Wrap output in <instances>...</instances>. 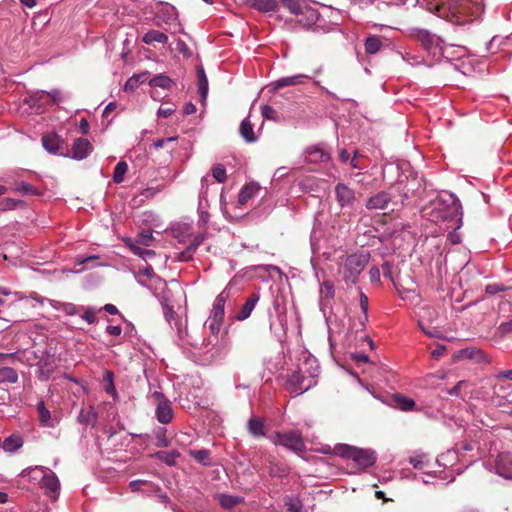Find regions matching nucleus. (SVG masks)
Wrapping results in <instances>:
<instances>
[{
  "label": "nucleus",
  "mask_w": 512,
  "mask_h": 512,
  "mask_svg": "<svg viewBox=\"0 0 512 512\" xmlns=\"http://www.w3.org/2000/svg\"><path fill=\"white\" fill-rule=\"evenodd\" d=\"M267 438L273 444L283 446L296 454H300L305 450L302 433L298 430H290L287 432L275 431L268 435Z\"/></svg>",
  "instance_id": "nucleus-7"
},
{
  "label": "nucleus",
  "mask_w": 512,
  "mask_h": 512,
  "mask_svg": "<svg viewBox=\"0 0 512 512\" xmlns=\"http://www.w3.org/2000/svg\"><path fill=\"white\" fill-rule=\"evenodd\" d=\"M204 241V235L203 234H197L193 237V239L190 241L187 248L180 252L178 258L180 261H188L192 258L194 252L199 247V245Z\"/></svg>",
  "instance_id": "nucleus-28"
},
{
  "label": "nucleus",
  "mask_w": 512,
  "mask_h": 512,
  "mask_svg": "<svg viewBox=\"0 0 512 512\" xmlns=\"http://www.w3.org/2000/svg\"><path fill=\"white\" fill-rule=\"evenodd\" d=\"M105 383V391L113 397L117 396L115 385H114V374L112 371H106L103 376Z\"/></svg>",
  "instance_id": "nucleus-51"
},
{
  "label": "nucleus",
  "mask_w": 512,
  "mask_h": 512,
  "mask_svg": "<svg viewBox=\"0 0 512 512\" xmlns=\"http://www.w3.org/2000/svg\"><path fill=\"white\" fill-rule=\"evenodd\" d=\"M270 474L277 477H284L288 474V469L285 466L271 464Z\"/></svg>",
  "instance_id": "nucleus-63"
},
{
  "label": "nucleus",
  "mask_w": 512,
  "mask_h": 512,
  "mask_svg": "<svg viewBox=\"0 0 512 512\" xmlns=\"http://www.w3.org/2000/svg\"><path fill=\"white\" fill-rule=\"evenodd\" d=\"M391 202L390 194L386 191H381L368 198L366 208L369 210H385Z\"/></svg>",
  "instance_id": "nucleus-18"
},
{
  "label": "nucleus",
  "mask_w": 512,
  "mask_h": 512,
  "mask_svg": "<svg viewBox=\"0 0 512 512\" xmlns=\"http://www.w3.org/2000/svg\"><path fill=\"white\" fill-rule=\"evenodd\" d=\"M335 199L341 208H353L356 202V193L345 183H338L335 186Z\"/></svg>",
  "instance_id": "nucleus-12"
},
{
  "label": "nucleus",
  "mask_w": 512,
  "mask_h": 512,
  "mask_svg": "<svg viewBox=\"0 0 512 512\" xmlns=\"http://www.w3.org/2000/svg\"><path fill=\"white\" fill-rule=\"evenodd\" d=\"M297 17L299 23H301L303 27L310 28L318 21L319 13L316 9L306 3L300 12V15Z\"/></svg>",
  "instance_id": "nucleus-21"
},
{
  "label": "nucleus",
  "mask_w": 512,
  "mask_h": 512,
  "mask_svg": "<svg viewBox=\"0 0 512 512\" xmlns=\"http://www.w3.org/2000/svg\"><path fill=\"white\" fill-rule=\"evenodd\" d=\"M317 380L302 377L300 374L289 371L285 380V389L293 396H298L316 386Z\"/></svg>",
  "instance_id": "nucleus-9"
},
{
  "label": "nucleus",
  "mask_w": 512,
  "mask_h": 512,
  "mask_svg": "<svg viewBox=\"0 0 512 512\" xmlns=\"http://www.w3.org/2000/svg\"><path fill=\"white\" fill-rule=\"evenodd\" d=\"M179 456L177 451H158L155 454V457L160 461L166 463L169 466H174L176 464V458Z\"/></svg>",
  "instance_id": "nucleus-47"
},
{
  "label": "nucleus",
  "mask_w": 512,
  "mask_h": 512,
  "mask_svg": "<svg viewBox=\"0 0 512 512\" xmlns=\"http://www.w3.org/2000/svg\"><path fill=\"white\" fill-rule=\"evenodd\" d=\"M294 368L289 371L300 374L302 377L317 380L320 373V367L317 359L306 350H298L294 355Z\"/></svg>",
  "instance_id": "nucleus-5"
},
{
  "label": "nucleus",
  "mask_w": 512,
  "mask_h": 512,
  "mask_svg": "<svg viewBox=\"0 0 512 512\" xmlns=\"http://www.w3.org/2000/svg\"><path fill=\"white\" fill-rule=\"evenodd\" d=\"M423 216L433 223H444L446 229H459L462 225L461 203L454 194L445 193L423 209Z\"/></svg>",
  "instance_id": "nucleus-2"
},
{
  "label": "nucleus",
  "mask_w": 512,
  "mask_h": 512,
  "mask_svg": "<svg viewBox=\"0 0 512 512\" xmlns=\"http://www.w3.org/2000/svg\"><path fill=\"white\" fill-rule=\"evenodd\" d=\"M280 3L295 16L300 15V12L306 4L303 0H281Z\"/></svg>",
  "instance_id": "nucleus-44"
},
{
  "label": "nucleus",
  "mask_w": 512,
  "mask_h": 512,
  "mask_svg": "<svg viewBox=\"0 0 512 512\" xmlns=\"http://www.w3.org/2000/svg\"><path fill=\"white\" fill-rule=\"evenodd\" d=\"M240 135L248 143H253L257 140V136L254 132L253 125L250 121V116L243 119L239 127Z\"/></svg>",
  "instance_id": "nucleus-32"
},
{
  "label": "nucleus",
  "mask_w": 512,
  "mask_h": 512,
  "mask_svg": "<svg viewBox=\"0 0 512 512\" xmlns=\"http://www.w3.org/2000/svg\"><path fill=\"white\" fill-rule=\"evenodd\" d=\"M191 455L198 462L207 465V459L209 457V452L205 449L195 450L191 452Z\"/></svg>",
  "instance_id": "nucleus-61"
},
{
  "label": "nucleus",
  "mask_w": 512,
  "mask_h": 512,
  "mask_svg": "<svg viewBox=\"0 0 512 512\" xmlns=\"http://www.w3.org/2000/svg\"><path fill=\"white\" fill-rule=\"evenodd\" d=\"M259 299L260 295L258 293L251 294L241 307L239 313L235 316L236 320L244 321L249 318Z\"/></svg>",
  "instance_id": "nucleus-25"
},
{
  "label": "nucleus",
  "mask_w": 512,
  "mask_h": 512,
  "mask_svg": "<svg viewBox=\"0 0 512 512\" xmlns=\"http://www.w3.org/2000/svg\"><path fill=\"white\" fill-rule=\"evenodd\" d=\"M359 305H360L361 311L363 313V316L359 318V323H360L361 329L363 330V329H365L366 322L368 321V305H369L368 297L363 292L360 293Z\"/></svg>",
  "instance_id": "nucleus-46"
},
{
  "label": "nucleus",
  "mask_w": 512,
  "mask_h": 512,
  "mask_svg": "<svg viewBox=\"0 0 512 512\" xmlns=\"http://www.w3.org/2000/svg\"><path fill=\"white\" fill-rule=\"evenodd\" d=\"M506 387L503 384H497L494 387V395L492 398V402L497 407H506L507 404L511 402V400L508 398V396L501 395L502 392H505Z\"/></svg>",
  "instance_id": "nucleus-36"
},
{
  "label": "nucleus",
  "mask_w": 512,
  "mask_h": 512,
  "mask_svg": "<svg viewBox=\"0 0 512 512\" xmlns=\"http://www.w3.org/2000/svg\"><path fill=\"white\" fill-rule=\"evenodd\" d=\"M212 175L213 177L215 178V180L219 183H223L225 182L226 180V170L225 168L218 164V165H215L213 168H212Z\"/></svg>",
  "instance_id": "nucleus-57"
},
{
  "label": "nucleus",
  "mask_w": 512,
  "mask_h": 512,
  "mask_svg": "<svg viewBox=\"0 0 512 512\" xmlns=\"http://www.w3.org/2000/svg\"><path fill=\"white\" fill-rule=\"evenodd\" d=\"M97 417H98V414H97L96 410L94 409V407L89 406L88 408L81 409L77 420L80 424H82L84 426H88V425L94 426L96 424Z\"/></svg>",
  "instance_id": "nucleus-31"
},
{
  "label": "nucleus",
  "mask_w": 512,
  "mask_h": 512,
  "mask_svg": "<svg viewBox=\"0 0 512 512\" xmlns=\"http://www.w3.org/2000/svg\"><path fill=\"white\" fill-rule=\"evenodd\" d=\"M14 190L24 195H38V190L27 182H20L16 184Z\"/></svg>",
  "instance_id": "nucleus-53"
},
{
  "label": "nucleus",
  "mask_w": 512,
  "mask_h": 512,
  "mask_svg": "<svg viewBox=\"0 0 512 512\" xmlns=\"http://www.w3.org/2000/svg\"><path fill=\"white\" fill-rule=\"evenodd\" d=\"M192 226L187 223H179L172 228L173 236L180 243H186L193 235Z\"/></svg>",
  "instance_id": "nucleus-27"
},
{
  "label": "nucleus",
  "mask_w": 512,
  "mask_h": 512,
  "mask_svg": "<svg viewBox=\"0 0 512 512\" xmlns=\"http://www.w3.org/2000/svg\"><path fill=\"white\" fill-rule=\"evenodd\" d=\"M369 254L366 252L354 253L346 257L343 264V278L346 283L356 284L361 272L369 262Z\"/></svg>",
  "instance_id": "nucleus-6"
},
{
  "label": "nucleus",
  "mask_w": 512,
  "mask_h": 512,
  "mask_svg": "<svg viewBox=\"0 0 512 512\" xmlns=\"http://www.w3.org/2000/svg\"><path fill=\"white\" fill-rule=\"evenodd\" d=\"M392 399L395 407L403 412L421 411L420 408H417L416 402L406 395L397 393L393 395Z\"/></svg>",
  "instance_id": "nucleus-23"
},
{
  "label": "nucleus",
  "mask_w": 512,
  "mask_h": 512,
  "mask_svg": "<svg viewBox=\"0 0 512 512\" xmlns=\"http://www.w3.org/2000/svg\"><path fill=\"white\" fill-rule=\"evenodd\" d=\"M220 505L225 509H232L238 504L243 502V498L240 496L221 494L219 496Z\"/></svg>",
  "instance_id": "nucleus-39"
},
{
  "label": "nucleus",
  "mask_w": 512,
  "mask_h": 512,
  "mask_svg": "<svg viewBox=\"0 0 512 512\" xmlns=\"http://www.w3.org/2000/svg\"><path fill=\"white\" fill-rule=\"evenodd\" d=\"M335 455L351 459L360 469L371 467L376 462V453L371 449H361L348 444H337L333 449Z\"/></svg>",
  "instance_id": "nucleus-4"
},
{
  "label": "nucleus",
  "mask_w": 512,
  "mask_h": 512,
  "mask_svg": "<svg viewBox=\"0 0 512 512\" xmlns=\"http://www.w3.org/2000/svg\"><path fill=\"white\" fill-rule=\"evenodd\" d=\"M495 472L500 477L512 480V454L501 453L497 456L494 462Z\"/></svg>",
  "instance_id": "nucleus-13"
},
{
  "label": "nucleus",
  "mask_w": 512,
  "mask_h": 512,
  "mask_svg": "<svg viewBox=\"0 0 512 512\" xmlns=\"http://www.w3.org/2000/svg\"><path fill=\"white\" fill-rule=\"evenodd\" d=\"M418 325L425 335H427L431 338H440L441 337V332L438 329H436L435 327H430V326L425 325V315L420 316V319H418Z\"/></svg>",
  "instance_id": "nucleus-49"
},
{
  "label": "nucleus",
  "mask_w": 512,
  "mask_h": 512,
  "mask_svg": "<svg viewBox=\"0 0 512 512\" xmlns=\"http://www.w3.org/2000/svg\"><path fill=\"white\" fill-rule=\"evenodd\" d=\"M407 35L421 44L431 64L445 57L446 45L442 38L436 34L426 29L409 28Z\"/></svg>",
  "instance_id": "nucleus-3"
},
{
  "label": "nucleus",
  "mask_w": 512,
  "mask_h": 512,
  "mask_svg": "<svg viewBox=\"0 0 512 512\" xmlns=\"http://www.w3.org/2000/svg\"><path fill=\"white\" fill-rule=\"evenodd\" d=\"M96 314L97 310L93 307L85 308L83 315L81 316L83 320H85L89 324H93L96 322Z\"/></svg>",
  "instance_id": "nucleus-60"
},
{
  "label": "nucleus",
  "mask_w": 512,
  "mask_h": 512,
  "mask_svg": "<svg viewBox=\"0 0 512 512\" xmlns=\"http://www.w3.org/2000/svg\"><path fill=\"white\" fill-rule=\"evenodd\" d=\"M308 79H310V77L306 74H296L293 76H286V77L279 78L276 81L272 82L271 86H272L273 90H278V89L288 87V86H295V85L303 84L305 82V80H308Z\"/></svg>",
  "instance_id": "nucleus-20"
},
{
  "label": "nucleus",
  "mask_w": 512,
  "mask_h": 512,
  "mask_svg": "<svg viewBox=\"0 0 512 512\" xmlns=\"http://www.w3.org/2000/svg\"><path fill=\"white\" fill-rule=\"evenodd\" d=\"M41 488L45 489L46 493L51 499L56 500L59 496L60 481L56 474L50 470L39 484Z\"/></svg>",
  "instance_id": "nucleus-16"
},
{
  "label": "nucleus",
  "mask_w": 512,
  "mask_h": 512,
  "mask_svg": "<svg viewBox=\"0 0 512 512\" xmlns=\"http://www.w3.org/2000/svg\"><path fill=\"white\" fill-rule=\"evenodd\" d=\"M416 4L455 24L470 22L483 12L482 0H417Z\"/></svg>",
  "instance_id": "nucleus-1"
},
{
  "label": "nucleus",
  "mask_w": 512,
  "mask_h": 512,
  "mask_svg": "<svg viewBox=\"0 0 512 512\" xmlns=\"http://www.w3.org/2000/svg\"><path fill=\"white\" fill-rule=\"evenodd\" d=\"M506 290H507L506 286H504L502 284H498V283H491L485 287L486 293L491 294V295H494V294H497L499 292H503Z\"/></svg>",
  "instance_id": "nucleus-64"
},
{
  "label": "nucleus",
  "mask_w": 512,
  "mask_h": 512,
  "mask_svg": "<svg viewBox=\"0 0 512 512\" xmlns=\"http://www.w3.org/2000/svg\"><path fill=\"white\" fill-rule=\"evenodd\" d=\"M23 445V441L19 436H9L2 443V448L4 451L12 453L17 449L21 448Z\"/></svg>",
  "instance_id": "nucleus-38"
},
{
  "label": "nucleus",
  "mask_w": 512,
  "mask_h": 512,
  "mask_svg": "<svg viewBox=\"0 0 512 512\" xmlns=\"http://www.w3.org/2000/svg\"><path fill=\"white\" fill-rule=\"evenodd\" d=\"M248 432L253 437H267L265 433V423L264 420L257 416H251L247 422Z\"/></svg>",
  "instance_id": "nucleus-26"
},
{
  "label": "nucleus",
  "mask_w": 512,
  "mask_h": 512,
  "mask_svg": "<svg viewBox=\"0 0 512 512\" xmlns=\"http://www.w3.org/2000/svg\"><path fill=\"white\" fill-rule=\"evenodd\" d=\"M124 242L132 250V252L135 255H138L142 258H146V257L155 255V252L153 250L144 249V248H141L138 245L134 244V242L131 238H126L124 240Z\"/></svg>",
  "instance_id": "nucleus-45"
},
{
  "label": "nucleus",
  "mask_w": 512,
  "mask_h": 512,
  "mask_svg": "<svg viewBox=\"0 0 512 512\" xmlns=\"http://www.w3.org/2000/svg\"><path fill=\"white\" fill-rule=\"evenodd\" d=\"M364 46L366 53L376 54L381 49L382 43L378 36L370 35L366 38Z\"/></svg>",
  "instance_id": "nucleus-40"
},
{
  "label": "nucleus",
  "mask_w": 512,
  "mask_h": 512,
  "mask_svg": "<svg viewBox=\"0 0 512 512\" xmlns=\"http://www.w3.org/2000/svg\"><path fill=\"white\" fill-rule=\"evenodd\" d=\"M252 6L261 12L274 11L277 6V0H252Z\"/></svg>",
  "instance_id": "nucleus-43"
},
{
  "label": "nucleus",
  "mask_w": 512,
  "mask_h": 512,
  "mask_svg": "<svg viewBox=\"0 0 512 512\" xmlns=\"http://www.w3.org/2000/svg\"><path fill=\"white\" fill-rule=\"evenodd\" d=\"M261 114L263 118L268 120H276L277 112L269 105L261 106Z\"/></svg>",
  "instance_id": "nucleus-62"
},
{
  "label": "nucleus",
  "mask_w": 512,
  "mask_h": 512,
  "mask_svg": "<svg viewBox=\"0 0 512 512\" xmlns=\"http://www.w3.org/2000/svg\"><path fill=\"white\" fill-rule=\"evenodd\" d=\"M127 170H128V165L126 162H124V161L118 162L114 169L113 181L118 184L122 183Z\"/></svg>",
  "instance_id": "nucleus-50"
},
{
  "label": "nucleus",
  "mask_w": 512,
  "mask_h": 512,
  "mask_svg": "<svg viewBox=\"0 0 512 512\" xmlns=\"http://www.w3.org/2000/svg\"><path fill=\"white\" fill-rule=\"evenodd\" d=\"M49 471L50 469L44 466L28 467L21 472V476L33 483L40 484Z\"/></svg>",
  "instance_id": "nucleus-22"
},
{
  "label": "nucleus",
  "mask_w": 512,
  "mask_h": 512,
  "mask_svg": "<svg viewBox=\"0 0 512 512\" xmlns=\"http://www.w3.org/2000/svg\"><path fill=\"white\" fill-rule=\"evenodd\" d=\"M152 21L155 26H167L166 30H171V28H174L172 33L182 31V27L178 19L177 9L171 4H161L156 9Z\"/></svg>",
  "instance_id": "nucleus-8"
},
{
  "label": "nucleus",
  "mask_w": 512,
  "mask_h": 512,
  "mask_svg": "<svg viewBox=\"0 0 512 512\" xmlns=\"http://www.w3.org/2000/svg\"><path fill=\"white\" fill-rule=\"evenodd\" d=\"M49 100L50 96L48 91L37 90L29 94L28 97H26L25 103L32 108L44 110L47 107L52 106Z\"/></svg>",
  "instance_id": "nucleus-15"
},
{
  "label": "nucleus",
  "mask_w": 512,
  "mask_h": 512,
  "mask_svg": "<svg viewBox=\"0 0 512 512\" xmlns=\"http://www.w3.org/2000/svg\"><path fill=\"white\" fill-rule=\"evenodd\" d=\"M30 297L33 301L39 304L48 303L53 309L56 311H62L65 315L73 316L78 313V307L73 303L60 302L46 297H41L36 292H32Z\"/></svg>",
  "instance_id": "nucleus-11"
},
{
  "label": "nucleus",
  "mask_w": 512,
  "mask_h": 512,
  "mask_svg": "<svg viewBox=\"0 0 512 512\" xmlns=\"http://www.w3.org/2000/svg\"><path fill=\"white\" fill-rule=\"evenodd\" d=\"M335 294L334 285L331 281H324L320 287V303L330 301Z\"/></svg>",
  "instance_id": "nucleus-42"
},
{
  "label": "nucleus",
  "mask_w": 512,
  "mask_h": 512,
  "mask_svg": "<svg viewBox=\"0 0 512 512\" xmlns=\"http://www.w3.org/2000/svg\"><path fill=\"white\" fill-rule=\"evenodd\" d=\"M134 244H140L143 246H150L153 242V235L150 230L141 231L135 240H133Z\"/></svg>",
  "instance_id": "nucleus-52"
},
{
  "label": "nucleus",
  "mask_w": 512,
  "mask_h": 512,
  "mask_svg": "<svg viewBox=\"0 0 512 512\" xmlns=\"http://www.w3.org/2000/svg\"><path fill=\"white\" fill-rule=\"evenodd\" d=\"M197 77L199 94L202 99V102H205L208 95V79L202 67H199L197 69Z\"/></svg>",
  "instance_id": "nucleus-37"
},
{
  "label": "nucleus",
  "mask_w": 512,
  "mask_h": 512,
  "mask_svg": "<svg viewBox=\"0 0 512 512\" xmlns=\"http://www.w3.org/2000/svg\"><path fill=\"white\" fill-rule=\"evenodd\" d=\"M172 84V79L165 74H157L149 81L151 87H160L163 89L170 88Z\"/></svg>",
  "instance_id": "nucleus-41"
},
{
  "label": "nucleus",
  "mask_w": 512,
  "mask_h": 512,
  "mask_svg": "<svg viewBox=\"0 0 512 512\" xmlns=\"http://www.w3.org/2000/svg\"><path fill=\"white\" fill-rule=\"evenodd\" d=\"M222 323H223L222 319H215L213 316H209V318L205 324L208 326L211 333L216 335L219 333Z\"/></svg>",
  "instance_id": "nucleus-54"
},
{
  "label": "nucleus",
  "mask_w": 512,
  "mask_h": 512,
  "mask_svg": "<svg viewBox=\"0 0 512 512\" xmlns=\"http://www.w3.org/2000/svg\"><path fill=\"white\" fill-rule=\"evenodd\" d=\"M0 294L1 295H5V296L13 295L17 301H26V302H28L29 299H31L30 296L26 297V296H24L20 292H12L11 290H9L6 287H0Z\"/></svg>",
  "instance_id": "nucleus-59"
},
{
  "label": "nucleus",
  "mask_w": 512,
  "mask_h": 512,
  "mask_svg": "<svg viewBox=\"0 0 512 512\" xmlns=\"http://www.w3.org/2000/svg\"><path fill=\"white\" fill-rule=\"evenodd\" d=\"M142 42L146 45H152L154 43L167 44L168 36L164 32L151 29L143 35Z\"/></svg>",
  "instance_id": "nucleus-29"
},
{
  "label": "nucleus",
  "mask_w": 512,
  "mask_h": 512,
  "mask_svg": "<svg viewBox=\"0 0 512 512\" xmlns=\"http://www.w3.org/2000/svg\"><path fill=\"white\" fill-rule=\"evenodd\" d=\"M50 96V103L51 105L59 104L60 102L64 101L66 99V94H64L62 91L58 89H52L51 91H48Z\"/></svg>",
  "instance_id": "nucleus-58"
},
{
  "label": "nucleus",
  "mask_w": 512,
  "mask_h": 512,
  "mask_svg": "<svg viewBox=\"0 0 512 512\" xmlns=\"http://www.w3.org/2000/svg\"><path fill=\"white\" fill-rule=\"evenodd\" d=\"M259 190L260 187L255 183H249L245 185L239 193L237 205H245L252 197H254L259 192Z\"/></svg>",
  "instance_id": "nucleus-30"
},
{
  "label": "nucleus",
  "mask_w": 512,
  "mask_h": 512,
  "mask_svg": "<svg viewBox=\"0 0 512 512\" xmlns=\"http://www.w3.org/2000/svg\"><path fill=\"white\" fill-rule=\"evenodd\" d=\"M43 148L50 154L62 155L63 153V140L56 134L50 133L44 135L41 139Z\"/></svg>",
  "instance_id": "nucleus-17"
},
{
  "label": "nucleus",
  "mask_w": 512,
  "mask_h": 512,
  "mask_svg": "<svg viewBox=\"0 0 512 512\" xmlns=\"http://www.w3.org/2000/svg\"><path fill=\"white\" fill-rule=\"evenodd\" d=\"M329 159V154L319 145L310 146L305 151V160L309 163L324 162Z\"/></svg>",
  "instance_id": "nucleus-24"
},
{
  "label": "nucleus",
  "mask_w": 512,
  "mask_h": 512,
  "mask_svg": "<svg viewBox=\"0 0 512 512\" xmlns=\"http://www.w3.org/2000/svg\"><path fill=\"white\" fill-rule=\"evenodd\" d=\"M93 151V146L86 138H77L72 144L69 156L75 160L87 158Z\"/></svg>",
  "instance_id": "nucleus-14"
},
{
  "label": "nucleus",
  "mask_w": 512,
  "mask_h": 512,
  "mask_svg": "<svg viewBox=\"0 0 512 512\" xmlns=\"http://www.w3.org/2000/svg\"><path fill=\"white\" fill-rule=\"evenodd\" d=\"M148 73L134 74L124 84L125 92H134L142 83L146 81Z\"/></svg>",
  "instance_id": "nucleus-35"
},
{
  "label": "nucleus",
  "mask_w": 512,
  "mask_h": 512,
  "mask_svg": "<svg viewBox=\"0 0 512 512\" xmlns=\"http://www.w3.org/2000/svg\"><path fill=\"white\" fill-rule=\"evenodd\" d=\"M0 381L7 383H16L18 381L17 372L11 367L0 368Z\"/></svg>",
  "instance_id": "nucleus-48"
},
{
  "label": "nucleus",
  "mask_w": 512,
  "mask_h": 512,
  "mask_svg": "<svg viewBox=\"0 0 512 512\" xmlns=\"http://www.w3.org/2000/svg\"><path fill=\"white\" fill-rule=\"evenodd\" d=\"M37 411H38L39 421L43 426H46V427H54L55 426V421L52 419L51 413L46 408L43 400H41L37 403Z\"/></svg>",
  "instance_id": "nucleus-34"
},
{
  "label": "nucleus",
  "mask_w": 512,
  "mask_h": 512,
  "mask_svg": "<svg viewBox=\"0 0 512 512\" xmlns=\"http://www.w3.org/2000/svg\"><path fill=\"white\" fill-rule=\"evenodd\" d=\"M427 461V456L425 454H417L409 458L410 464H412L416 469L424 467Z\"/></svg>",
  "instance_id": "nucleus-56"
},
{
  "label": "nucleus",
  "mask_w": 512,
  "mask_h": 512,
  "mask_svg": "<svg viewBox=\"0 0 512 512\" xmlns=\"http://www.w3.org/2000/svg\"><path fill=\"white\" fill-rule=\"evenodd\" d=\"M421 315H425V322L433 321L437 317V312L434 308L430 306H424L418 312V318L420 319Z\"/></svg>",
  "instance_id": "nucleus-55"
},
{
  "label": "nucleus",
  "mask_w": 512,
  "mask_h": 512,
  "mask_svg": "<svg viewBox=\"0 0 512 512\" xmlns=\"http://www.w3.org/2000/svg\"><path fill=\"white\" fill-rule=\"evenodd\" d=\"M230 297V283L223 289V291L216 297L213 307L210 313V316H213L215 319L224 318V308L227 300Z\"/></svg>",
  "instance_id": "nucleus-19"
},
{
  "label": "nucleus",
  "mask_w": 512,
  "mask_h": 512,
  "mask_svg": "<svg viewBox=\"0 0 512 512\" xmlns=\"http://www.w3.org/2000/svg\"><path fill=\"white\" fill-rule=\"evenodd\" d=\"M151 397L156 402V418L162 424H168L173 418L171 402L163 395V393L155 391Z\"/></svg>",
  "instance_id": "nucleus-10"
},
{
  "label": "nucleus",
  "mask_w": 512,
  "mask_h": 512,
  "mask_svg": "<svg viewBox=\"0 0 512 512\" xmlns=\"http://www.w3.org/2000/svg\"><path fill=\"white\" fill-rule=\"evenodd\" d=\"M402 60L408 63L411 66H419V65H432L429 59L424 58L421 55L413 54L411 52H399Z\"/></svg>",
  "instance_id": "nucleus-33"
}]
</instances>
